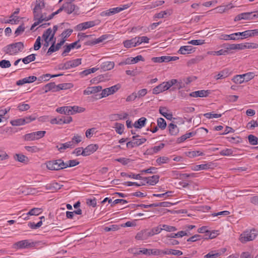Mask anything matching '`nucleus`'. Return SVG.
<instances>
[{"label": "nucleus", "mask_w": 258, "mask_h": 258, "mask_svg": "<svg viewBox=\"0 0 258 258\" xmlns=\"http://www.w3.org/2000/svg\"><path fill=\"white\" fill-rule=\"evenodd\" d=\"M24 48V43L22 42H18L7 45L4 48L3 51L9 55H14L19 52H22Z\"/></svg>", "instance_id": "1"}, {"label": "nucleus", "mask_w": 258, "mask_h": 258, "mask_svg": "<svg viewBox=\"0 0 258 258\" xmlns=\"http://www.w3.org/2000/svg\"><path fill=\"white\" fill-rule=\"evenodd\" d=\"M37 242L32 239H25L13 244V247L16 249H31L36 246Z\"/></svg>", "instance_id": "2"}, {"label": "nucleus", "mask_w": 258, "mask_h": 258, "mask_svg": "<svg viewBox=\"0 0 258 258\" xmlns=\"http://www.w3.org/2000/svg\"><path fill=\"white\" fill-rule=\"evenodd\" d=\"M46 167L50 170H59L64 169V162L61 159L49 161L46 163Z\"/></svg>", "instance_id": "3"}, {"label": "nucleus", "mask_w": 258, "mask_h": 258, "mask_svg": "<svg viewBox=\"0 0 258 258\" xmlns=\"http://www.w3.org/2000/svg\"><path fill=\"white\" fill-rule=\"evenodd\" d=\"M257 235V233L255 229L246 230L241 234L239 240L243 243L254 240Z\"/></svg>", "instance_id": "4"}, {"label": "nucleus", "mask_w": 258, "mask_h": 258, "mask_svg": "<svg viewBox=\"0 0 258 258\" xmlns=\"http://www.w3.org/2000/svg\"><path fill=\"white\" fill-rule=\"evenodd\" d=\"M46 132L44 131L32 132L25 135L23 138L27 141L37 140L43 138Z\"/></svg>", "instance_id": "5"}, {"label": "nucleus", "mask_w": 258, "mask_h": 258, "mask_svg": "<svg viewBox=\"0 0 258 258\" xmlns=\"http://www.w3.org/2000/svg\"><path fill=\"white\" fill-rule=\"evenodd\" d=\"M36 117L34 116H26L24 118H21L11 120V124L13 126H18L24 125L26 123L30 122L32 121L35 120Z\"/></svg>", "instance_id": "6"}, {"label": "nucleus", "mask_w": 258, "mask_h": 258, "mask_svg": "<svg viewBox=\"0 0 258 258\" xmlns=\"http://www.w3.org/2000/svg\"><path fill=\"white\" fill-rule=\"evenodd\" d=\"M170 87V80L167 82H164L153 88V94H158L168 90Z\"/></svg>", "instance_id": "7"}, {"label": "nucleus", "mask_w": 258, "mask_h": 258, "mask_svg": "<svg viewBox=\"0 0 258 258\" xmlns=\"http://www.w3.org/2000/svg\"><path fill=\"white\" fill-rule=\"evenodd\" d=\"M45 7V3L44 0H37L36 5L33 10V17L37 18L40 16V14L42 12V9Z\"/></svg>", "instance_id": "8"}, {"label": "nucleus", "mask_w": 258, "mask_h": 258, "mask_svg": "<svg viewBox=\"0 0 258 258\" xmlns=\"http://www.w3.org/2000/svg\"><path fill=\"white\" fill-rule=\"evenodd\" d=\"M120 88L119 85H116L113 86H111L109 88H107L103 89L101 92V98L106 97L110 95L113 94Z\"/></svg>", "instance_id": "9"}, {"label": "nucleus", "mask_w": 258, "mask_h": 258, "mask_svg": "<svg viewBox=\"0 0 258 258\" xmlns=\"http://www.w3.org/2000/svg\"><path fill=\"white\" fill-rule=\"evenodd\" d=\"M170 83L171 87L174 86V87L172 88V90L175 89L179 90L186 87L182 79H171L170 80Z\"/></svg>", "instance_id": "10"}, {"label": "nucleus", "mask_w": 258, "mask_h": 258, "mask_svg": "<svg viewBox=\"0 0 258 258\" xmlns=\"http://www.w3.org/2000/svg\"><path fill=\"white\" fill-rule=\"evenodd\" d=\"M75 147V144L73 141H69L65 143H60L56 146V148L60 152H63L64 150L68 148L73 149Z\"/></svg>", "instance_id": "11"}, {"label": "nucleus", "mask_w": 258, "mask_h": 258, "mask_svg": "<svg viewBox=\"0 0 258 258\" xmlns=\"http://www.w3.org/2000/svg\"><path fill=\"white\" fill-rule=\"evenodd\" d=\"M159 179V175H153L151 177H142V180L144 181V182L148 183L151 185H155L158 181Z\"/></svg>", "instance_id": "12"}, {"label": "nucleus", "mask_w": 258, "mask_h": 258, "mask_svg": "<svg viewBox=\"0 0 258 258\" xmlns=\"http://www.w3.org/2000/svg\"><path fill=\"white\" fill-rule=\"evenodd\" d=\"M98 149L97 144H90L84 149V154L85 156H89L95 152Z\"/></svg>", "instance_id": "13"}, {"label": "nucleus", "mask_w": 258, "mask_h": 258, "mask_svg": "<svg viewBox=\"0 0 258 258\" xmlns=\"http://www.w3.org/2000/svg\"><path fill=\"white\" fill-rule=\"evenodd\" d=\"M210 93V90H202L192 92L189 94V96L192 97H204L208 96Z\"/></svg>", "instance_id": "14"}, {"label": "nucleus", "mask_w": 258, "mask_h": 258, "mask_svg": "<svg viewBox=\"0 0 258 258\" xmlns=\"http://www.w3.org/2000/svg\"><path fill=\"white\" fill-rule=\"evenodd\" d=\"M37 78L35 76H29L17 81L16 84L18 86H21L26 83H33L37 80Z\"/></svg>", "instance_id": "15"}, {"label": "nucleus", "mask_w": 258, "mask_h": 258, "mask_svg": "<svg viewBox=\"0 0 258 258\" xmlns=\"http://www.w3.org/2000/svg\"><path fill=\"white\" fill-rule=\"evenodd\" d=\"M95 25L94 21H88L78 24L77 26V29L79 31H83L86 29L92 27Z\"/></svg>", "instance_id": "16"}, {"label": "nucleus", "mask_w": 258, "mask_h": 258, "mask_svg": "<svg viewBox=\"0 0 258 258\" xmlns=\"http://www.w3.org/2000/svg\"><path fill=\"white\" fill-rule=\"evenodd\" d=\"M102 87L101 86H97L93 87H88L84 91V95H90L91 94H95L99 92L102 90Z\"/></svg>", "instance_id": "17"}, {"label": "nucleus", "mask_w": 258, "mask_h": 258, "mask_svg": "<svg viewBox=\"0 0 258 258\" xmlns=\"http://www.w3.org/2000/svg\"><path fill=\"white\" fill-rule=\"evenodd\" d=\"M219 39L221 40H236L239 39H242V38H240L238 37V34L237 33H234L230 35L227 34H221L220 36Z\"/></svg>", "instance_id": "18"}, {"label": "nucleus", "mask_w": 258, "mask_h": 258, "mask_svg": "<svg viewBox=\"0 0 258 258\" xmlns=\"http://www.w3.org/2000/svg\"><path fill=\"white\" fill-rule=\"evenodd\" d=\"M81 63V58H77L75 59L71 60L65 62L66 66L67 67V69H70L71 68H73L78 67Z\"/></svg>", "instance_id": "19"}, {"label": "nucleus", "mask_w": 258, "mask_h": 258, "mask_svg": "<svg viewBox=\"0 0 258 258\" xmlns=\"http://www.w3.org/2000/svg\"><path fill=\"white\" fill-rule=\"evenodd\" d=\"M253 19L252 13H242L237 15L234 18V21H238L241 20H250Z\"/></svg>", "instance_id": "20"}, {"label": "nucleus", "mask_w": 258, "mask_h": 258, "mask_svg": "<svg viewBox=\"0 0 258 258\" xmlns=\"http://www.w3.org/2000/svg\"><path fill=\"white\" fill-rule=\"evenodd\" d=\"M149 237H151L149 231L148 230H145L138 232L136 236V239L142 240H146Z\"/></svg>", "instance_id": "21"}, {"label": "nucleus", "mask_w": 258, "mask_h": 258, "mask_svg": "<svg viewBox=\"0 0 258 258\" xmlns=\"http://www.w3.org/2000/svg\"><path fill=\"white\" fill-rule=\"evenodd\" d=\"M63 6L64 7V11L68 14H71L74 11H75L76 8H77V7L73 4L72 2H67L63 4Z\"/></svg>", "instance_id": "22"}, {"label": "nucleus", "mask_w": 258, "mask_h": 258, "mask_svg": "<svg viewBox=\"0 0 258 258\" xmlns=\"http://www.w3.org/2000/svg\"><path fill=\"white\" fill-rule=\"evenodd\" d=\"M127 116L128 114L127 113H124L123 114H112L109 115V118L111 121H116L125 119Z\"/></svg>", "instance_id": "23"}, {"label": "nucleus", "mask_w": 258, "mask_h": 258, "mask_svg": "<svg viewBox=\"0 0 258 258\" xmlns=\"http://www.w3.org/2000/svg\"><path fill=\"white\" fill-rule=\"evenodd\" d=\"M168 108L166 107L161 106L159 107V113L167 119L171 120L172 118V113H168Z\"/></svg>", "instance_id": "24"}, {"label": "nucleus", "mask_w": 258, "mask_h": 258, "mask_svg": "<svg viewBox=\"0 0 258 258\" xmlns=\"http://www.w3.org/2000/svg\"><path fill=\"white\" fill-rule=\"evenodd\" d=\"M114 67V62L113 61H105L100 65V69L104 71H106L112 70Z\"/></svg>", "instance_id": "25"}, {"label": "nucleus", "mask_w": 258, "mask_h": 258, "mask_svg": "<svg viewBox=\"0 0 258 258\" xmlns=\"http://www.w3.org/2000/svg\"><path fill=\"white\" fill-rule=\"evenodd\" d=\"M164 254L180 256L183 254V252L179 250L165 248L164 249Z\"/></svg>", "instance_id": "26"}, {"label": "nucleus", "mask_w": 258, "mask_h": 258, "mask_svg": "<svg viewBox=\"0 0 258 258\" xmlns=\"http://www.w3.org/2000/svg\"><path fill=\"white\" fill-rule=\"evenodd\" d=\"M140 136L138 135L133 136L132 138L133 140L134 141L136 147L139 146L144 144L147 139L145 138H139Z\"/></svg>", "instance_id": "27"}, {"label": "nucleus", "mask_w": 258, "mask_h": 258, "mask_svg": "<svg viewBox=\"0 0 258 258\" xmlns=\"http://www.w3.org/2000/svg\"><path fill=\"white\" fill-rule=\"evenodd\" d=\"M127 62L128 64H134L138 62L139 61H144V58L141 55H139L136 56L135 57H128L126 58Z\"/></svg>", "instance_id": "28"}, {"label": "nucleus", "mask_w": 258, "mask_h": 258, "mask_svg": "<svg viewBox=\"0 0 258 258\" xmlns=\"http://www.w3.org/2000/svg\"><path fill=\"white\" fill-rule=\"evenodd\" d=\"M70 115H73L77 113H81L83 112L85 109L83 107H81L78 106H70Z\"/></svg>", "instance_id": "29"}, {"label": "nucleus", "mask_w": 258, "mask_h": 258, "mask_svg": "<svg viewBox=\"0 0 258 258\" xmlns=\"http://www.w3.org/2000/svg\"><path fill=\"white\" fill-rule=\"evenodd\" d=\"M168 129L169 134L171 136H176L179 132V129L177 126L173 123H170L168 125Z\"/></svg>", "instance_id": "30"}, {"label": "nucleus", "mask_w": 258, "mask_h": 258, "mask_svg": "<svg viewBox=\"0 0 258 258\" xmlns=\"http://www.w3.org/2000/svg\"><path fill=\"white\" fill-rule=\"evenodd\" d=\"M120 175L122 177H127L131 178L136 179H142V176L141 174H135L133 173H127L125 172H121L120 173Z\"/></svg>", "instance_id": "31"}, {"label": "nucleus", "mask_w": 258, "mask_h": 258, "mask_svg": "<svg viewBox=\"0 0 258 258\" xmlns=\"http://www.w3.org/2000/svg\"><path fill=\"white\" fill-rule=\"evenodd\" d=\"M123 45L125 47L127 48L138 46L135 37L130 40L124 41Z\"/></svg>", "instance_id": "32"}, {"label": "nucleus", "mask_w": 258, "mask_h": 258, "mask_svg": "<svg viewBox=\"0 0 258 258\" xmlns=\"http://www.w3.org/2000/svg\"><path fill=\"white\" fill-rule=\"evenodd\" d=\"M146 121L147 119L142 117L135 122L134 126L136 128H141L145 126Z\"/></svg>", "instance_id": "33"}, {"label": "nucleus", "mask_w": 258, "mask_h": 258, "mask_svg": "<svg viewBox=\"0 0 258 258\" xmlns=\"http://www.w3.org/2000/svg\"><path fill=\"white\" fill-rule=\"evenodd\" d=\"M56 111L60 114H64L66 115H70V106H64L58 107L56 108Z\"/></svg>", "instance_id": "34"}, {"label": "nucleus", "mask_w": 258, "mask_h": 258, "mask_svg": "<svg viewBox=\"0 0 258 258\" xmlns=\"http://www.w3.org/2000/svg\"><path fill=\"white\" fill-rule=\"evenodd\" d=\"M211 166V163H206L204 164L197 165L194 166L192 169L195 171L206 170L210 168Z\"/></svg>", "instance_id": "35"}, {"label": "nucleus", "mask_w": 258, "mask_h": 258, "mask_svg": "<svg viewBox=\"0 0 258 258\" xmlns=\"http://www.w3.org/2000/svg\"><path fill=\"white\" fill-rule=\"evenodd\" d=\"M192 50V47L191 46H183L180 48L179 50H178V52L180 54H186L191 53Z\"/></svg>", "instance_id": "36"}, {"label": "nucleus", "mask_w": 258, "mask_h": 258, "mask_svg": "<svg viewBox=\"0 0 258 258\" xmlns=\"http://www.w3.org/2000/svg\"><path fill=\"white\" fill-rule=\"evenodd\" d=\"M131 6V4H126L122 5L121 7H118L116 8H111L112 10L113 15L118 13L124 10L130 8Z\"/></svg>", "instance_id": "37"}, {"label": "nucleus", "mask_w": 258, "mask_h": 258, "mask_svg": "<svg viewBox=\"0 0 258 258\" xmlns=\"http://www.w3.org/2000/svg\"><path fill=\"white\" fill-rule=\"evenodd\" d=\"M36 58L35 54H31L30 55H28L27 56L22 59V61L25 64H28L30 62L33 61L35 60Z\"/></svg>", "instance_id": "38"}, {"label": "nucleus", "mask_w": 258, "mask_h": 258, "mask_svg": "<svg viewBox=\"0 0 258 258\" xmlns=\"http://www.w3.org/2000/svg\"><path fill=\"white\" fill-rule=\"evenodd\" d=\"M152 60L154 62H169L168 56H162L160 57H154L152 58Z\"/></svg>", "instance_id": "39"}, {"label": "nucleus", "mask_w": 258, "mask_h": 258, "mask_svg": "<svg viewBox=\"0 0 258 258\" xmlns=\"http://www.w3.org/2000/svg\"><path fill=\"white\" fill-rule=\"evenodd\" d=\"M228 76V71L227 70H224L219 72V73L218 75H216L214 77L216 80H219L225 78L227 77Z\"/></svg>", "instance_id": "40"}, {"label": "nucleus", "mask_w": 258, "mask_h": 258, "mask_svg": "<svg viewBox=\"0 0 258 258\" xmlns=\"http://www.w3.org/2000/svg\"><path fill=\"white\" fill-rule=\"evenodd\" d=\"M14 158L16 160L22 163H25L27 162L28 160L27 157L23 154H16Z\"/></svg>", "instance_id": "41"}, {"label": "nucleus", "mask_w": 258, "mask_h": 258, "mask_svg": "<svg viewBox=\"0 0 258 258\" xmlns=\"http://www.w3.org/2000/svg\"><path fill=\"white\" fill-rule=\"evenodd\" d=\"M137 45H139L142 43H148L149 38L147 36L136 37H135Z\"/></svg>", "instance_id": "42"}, {"label": "nucleus", "mask_w": 258, "mask_h": 258, "mask_svg": "<svg viewBox=\"0 0 258 258\" xmlns=\"http://www.w3.org/2000/svg\"><path fill=\"white\" fill-rule=\"evenodd\" d=\"M162 226L161 225H160L159 226L155 227L149 231L151 237L154 235L160 233L162 231Z\"/></svg>", "instance_id": "43"}, {"label": "nucleus", "mask_w": 258, "mask_h": 258, "mask_svg": "<svg viewBox=\"0 0 258 258\" xmlns=\"http://www.w3.org/2000/svg\"><path fill=\"white\" fill-rule=\"evenodd\" d=\"M186 155L189 158H194L195 157L202 156L204 155V153L199 151H192L186 153Z\"/></svg>", "instance_id": "44"}, {"label": "nucleus", "mask_w": 258, "mask_h": 258, "mask_svg": "<svg viewBox=\"0 0 258 258\" xmlns=\"http://www.w3.org/2000/svg\"><path fill=\"white\" fill-rule=\"evenodd\" d=\"M110 35L108 34H104L101 35L98 38L94 39V44H99L100 43L103 42L104 40H106L109 37Z\"/></svg>", "instance_id": "45"}, {"label": "nucleus", "mask_w": 258, "mask_h": 258, "mask_svg": "<svg viewBox=\"0 0 258 258\" xmlns=\"http://www.w3.org/2000/svg\"><path fill=\"white\" fill-rule=\"evenodd\" d=\"M115 129L116 132L117 134H118L119 135H121L123 132V130L124 129V126L123 124L116 122L115 123Z\"/></svg>", "instance_id": "46"}, {"label": "nucleus", "mask_w": 258, "mask_h": 258, "mask_svg": "<svg viewBox=\"0 0 258 258\" xmlns=\"http://www.w3.org/2000/svg\"><path fill=\"white\" fill-rule=\"evenodd\" d=\"M65 165H64V168L67 167H72L75 166L79 164V162L77 160H69L67 162H64Z\"/></svg>", "instance_id": "47"}, {"label": "nucleus", "mask_w": 258, "mask_h": 258, "mask_svg": "<svg viewBox=\"0 0 258 258\" xmlns=\"http://www.w3.org/2000/svg\"><path fill=\"white\" fill-rule=\"evenodd\" d=\"M157 125L161 130H164L167 126L166 122L163 118H159L157 119Z\"/></svg>", "instance_id": "48"}, {"label": "nucleus", "mask_w": 258, "mask_h": 258, "mask_svg": "<svg viewBox=\"0 0 258 258\" xmlns=\"http://www.w3.org/2000/svg\"><path fill=\"white\" fill-rule=\"evenodd\" d=\"M221 253L216 251H211L204 256V258H217L221 255Z\"/></svg>", "instance_id": "49"}, {"label": "nucleus", "mask_w": 258, "mask_h": 258, "mask_svg": "<svg viewBox=\"0 0 258 258\" xmlns=\"http://www.w3.org/2000/svg\"><path fill=\"white\" fill-rule=\"evenodd\" d=\"M232 80L236 84H241L244 82L242 75L235 76Z\"/></svg>", "instance_id": "50"}, {"label": "nucleus", "mask_w": 258, "mask_h": 258, "mask_svg": "<svg viewBox=\"0 0 258 258\" xmlns=\"http://www.w3.org/2000/svg\"><path fill=\"white\" fill-rule=\"evenodd\" d=\"M248 142L250 145H256L257 144L258 138L252 135L248 136Z\"/></svg>", "instance_id": "51"}, {"label": "nucleus", "mask_w": 258, "mask_h": 258, "mask_svg": "<svg viewBox=\"0 0 258 258\" xmlns=\"http://www.w3.org/2000/svg\"><path fill=\"white\" fill-rule=\"evenodd\" d=\"M42 213V209L38 208H34L30 210L28 212V214L31 216L32 215H38Z\"/></svg>", "instance_id": "52"}, {"label": "nucleus", "mask_w": 258, "mask_h": 258, "mask_svg": "<svg viewBox=\"0 0 258 258\" xmlns=\"http://www.w3.org/2000/svg\"><path fill=\"white\" fill-rule=\"evenodd\" d=\"M242 76L244 82H248V81L253 79L255 75L254 73L249 72L244 74H242Z\"/></svg>", "instance_id": "53"}, {"label": "nucleus", "mask_w": 258, "mask_h": 258, "mask_svg": "<svg viewBox=\"0 0 258 258\" xmlns=\"http://www.w3.org/2000/svg\"><path fill=\"white\" fill-rule=\"evenodd\" d=\"M19 22V18L16 15L10 18L9 20L4 21L5 23H10L11 24H18ZM3 22V21H2Z\"/></svg>", "instance_id": "54"}, {"label": "nucleus", "mask_w": 258, "mask_h": 258, "mask_svg": "<svg viewBox=\"0 0 258 258\" xmlns=\"http://www.w3.org/2000/svg\"><path fill=\"white\" fill-rule=\"evenodd\" d=\"M52 32V30L50 28L47 29L43 34L42 36V39L44 41H48L49 37L50 36Z\"/></svg>", "instance_id": "55"}, {"label": "nucleus", "mask_w": 258, "mask_h": 258, "mask_svg": "<svg viewBox=\"0 0 258 258\" xmlns=\"http://www.w3.org/2000/svg\"><path fill=\"white\" fill-rule=\"evenodd\" d=\"M219 153L222 156H230L233 154V151L231 149L226 148L221 150Z\"/></svg>", "instance_id": "56"}, {"label": "nucleus", "mask_w": 258, "mask_h": 258, "mask_svg": "<svg viewBox=\"0 0 258 258\" xmlns=\"http://www.w3.org/2000/svg\"><path fill=\"white\" fill-rule=\"evenodd\" d=\"M204 238L201 235L195 234L194 236H192L189 237L188 239H187V241L195 242L198 240H200Z\"/></svg>", "instance_id": "57"}, {"label": "nucleus", "mask_w": 258, "mask_h": 258, "mask_svg": "<svg viewBox=\"0 0 258 258\" xmlns=\"http://www.w3.org/2000/svg\"><path fill=\"white\" fill-rule=\"evenodd\" d=\"M169 160V158L167 157H160L156 159V162L159 165L168 162Z\"/></svg>", "instance_id": "58"}, {"label": "nucleus", "mask_w": 258, "mask_h": 258, "mask_svg": "<svg viewBox=\"0 0 258 258\" xmlns=\"http://www.w3.org/2000/svg\"><path fill=\"white\" fill-rule=\"evenodd\" d=\"M55 41L54 40L52 43V45L49 48V49L46 53V54L47 55H48V56L50 55L53 52L58 50V49H56V46L55 45Z\"/></svg>", "instance_id": "59"}, {"label": "nucleus", "mask_w": 258, "mask_h": 258, "mask_svg": "<svg viewBox=\"0 0 258 258\" xmlns=\"http://www.w3.org/2000/svg\"><path fill=\"white\" fill-rule=\"evenodd\" d=\"M258 126V122L256 121L252 120L250 122H248L246 125L247 129L253 130L255 127Z\"/></svg>", "instance_id": "60"}, {"label": "nucleus", "mask_w": 258, "mask_h": 258, "mask_svg": "<svg viewBox=\"0 0 258 258\" xmlns=\"http://www.w3.org/2000/svg\"><path fill=\"white\" fill-rule=\"evenodd\" d=\"M157 172V168L155 167H151L148 169H143L141 171V173H151V174L156 173Z\"/></svg>", "instance_id": "61"}, {"label": "nucleus", "mask_w": 258, "mask_h": 258, "mask_svg": "<svg viewBox=\"0 0 258 258\" xmlns=\"http://www.w3.org/2000/svg\"><path fill=\"white\" fill-rule=\"evenodd\" d=\"M162 230H164L168 232L175 231L177 230V228L174 226H169L168 225H161Z\"/></svg>", "instance_id": "62"}, {"label": "nucleus", "mask_w": 258, "mask_h": 258, "mask_svg": "<svg viewBox=\"0 0 258 258\" xmlns=\"http://www.w3.org/2000/svg\"><path fill=\"white\" fill-rule=\"evenodd\" d=\"M237 34L238 37H239V36H241L242 37V39L251 37L250 30H246L242 32H237Z\"/></svg>", "instance_id": "63"}, {"label": "nucleus", "mask_w": 258, "mask_h": 258, "mask_svg": "<svg viewBox=\"0 0 258 258\" xmlns=\"http://www.w3.org/2000/svg\"><path fill=\"white\" fill-rule=\"evenodd\" d=\"M204 116L207 118L210 119L212 118H219L221 116V114L213 113L212 112H208L205 113Z\"/></svg>", "instance_id": "64"}]
</instances>
